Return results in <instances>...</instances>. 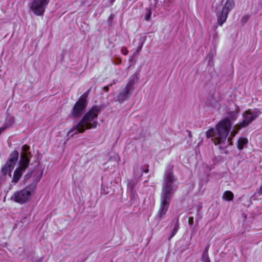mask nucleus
I'll return each instance as SVG.
<instances>
[{
	"mask_svg": "<svg viewBox=\"0 0 262 262\" xmlns=\"http://www.w3.org/2000/svg\"><path fill=\"white\" fill-rule=\"evenodd\" d=\"M86 106V95H82L79 98V100L74 105L71 115L75 117L80 116Z\"/></svg>",
	"mask_w": 262,
	"mask_h": 262,
	"instance_id": "9",
	"label": "nucleus"
},
{
	"mask_svg": "<svg viewBox=\"0 0 262 262\" xmlns=\"http://www.w3.org/2000/svg\"><path fill=\"white\" fill-rule=\"evenodd\" d=\"M11 120H12V122H13V119H11Z\"/></svg>",
	"mask_w": 262,
	"mask_h": 262,
	"instance_id": "25",
	"label": "nucleus"
},
{
	"mask_svg": "<svg viewBox=\"0 0 262 262\" xmlns=\"http://www.w3.org/2000/svg\"><path fill=\"white\" fill-rule=\"evenodd\" d=\"M209 249V246H206L205 249V251L204 252H206L207 253H208V251Z\"/></svg>",
	"mask_w": 262,
	"mask_h": 262,
	"instance_id": "22",
	"label": "nucleus"
},
{
	"mask_svg": "<svg viewBox=\"0 0 262 262\" xmlns=\"http://www.w3.org/2000/svg\"><path fill=\"white\" fill-rule=\"evenodd\" d=\"M42 260L41 259L37 260L35 262H41Z\"/></svg>",
	"mask_w": 262,
	"mask_h": 262,
	"instance_id": "24",
	"label": "nucleus"
},
{
	"mask_svg": "<svg viewBox=\"0 0 262 262\" xmlns=\"http://www.w3.org/2000/svg\"><path fill=\"white\" fill-rule=\"evenodd\" d=\"M100 107L95 105L92 107L82 117L81 120L68 132V135L72 137L78 133H82L85 130L96 128L99 124L98 116Z\"/></svg>",
	"mask_w": 262,
	"mask_h": 262,
	"instance_id": "4",
	"label": "nucleus"
},
{
	"mask_svg": "<svg viewBox=\"0 0 262 262\" xmlns=\"http://www.w3.org/2000/svg\"><path fill=\"white\" fill-rule=\"evenodd\" d=\"M49 3V0H31L30 8L35 15L41 16Z\"/></svg>",
	"mask_w": 262,
	"mask_h": 262,
	"instance_id": "8",
	"label": "nucleus"
},
{
	"mask_svg": "<svg viewBox=\"0 0 262 262\" xmlns=\"http://www.w3.org/2000/svg\"><path fill=\"white\" fill-rule=\"evenodd\" d=\"M121 53L124 55H126L128 54V50L126 47H123L121 49Z\"/></svg>",
	"mask_w": 262,
	"mask_h": 262,
	"instance_id": "18",
	"label": "nucleus"
},
{
	"mask_svg": "<svg viewBox=\"0 0 262 262\" xmlns=\"http://www.w3.org/2000/svg\"><path fill=\"white\" fill-rule=\"evenodd\" d=\"M108 89H109V86L104 87V90L106 92H107L108 91Z\"/></svg>",
	"mask_w": 262,
	"mask_h": 262,
	"instance_id": "21",
	"label": "nucleus"
},
{
	"mask_svg": "<svg viewBox=\"0 0 262 262\" xmlns=\"http://www.w3.org/2000/svg\"><path fill=\"white\" fill-rule=\"evenodd\" d=\"M133 90V84L131 83H128L125 88L118 95V101L120 103H122L124 101L129 99Z\"/></svg>",
	"mask_w": 262,
	"mask_h": 262,
	"instance_id": "10",
	"label": "nucleus"
},
{
	"mask_svg": "<svg viewBox=\"0 0 262 262\" xmlns=\"http://www.w3.org/2000/svg\"><path fill=\"white\" fill-rule=\"evenodd\" d=\"M148 172V168H146L145 170H142L141 172V175L142 174L143 172L147 173Z\"/></svg>",
	"mask_w": 262,
	"mask_h": 262,
	"instance_id": "19",
	"label": "nucleus"
},
{
	"mask_svg": "<svg viewBox=\"0 0 262 262\" xmlns=\"http://www.w3.org/2000/svg\"><path fill=\"white\" fill-rule=\"evenodd\" d=\"M42 176V171H30L25 176V180L31 178L32 183L24 188L16 191L10 199L20 205L29 203L32 199L36 189L37 184Z\"/></svg>",
	"mask_w": 262,
	"mask_h": 262,
	"instance_id": "3",
	"label": "nucleus"
},
{
	"mask_svg": "<svg viewBox=\"0 0 262 262\" xmlns=\"http://www.w3.org/2000/svg\"><path fill=\"white\" fill-rule=\"evenodd\" d=\"M22 152L20 155V158L19 161V167L14 172L11 182L16 184L19 180L23 173L26 169L28 167L30 163V147L25 145L22 147Z\"/></svg>",
	"mask_w": 262,
	"mask_h": 262,
	"instance_id": "5",
	"label": "nucleus"
},
{
	"mask_svg": "<svg viewBox=\"0 0 262 262\" xmlns=\"http://www.w3.org/2000/svg\"><path fill=\"white\" fill-rule=\"evenodd\" d=\"M239 108L236 106L234 110L228 112L226 118L222 119L215 126L211 128L206 133L207 138H212L215 145L220 148H224L232 144L228 135L231 129L232 122L235 121L238 115Z\"/></svg>",
	"mask_w": 262,
	"mask_h": 262,
	"instance_id": "1",
	"label": "nucleus"
},
{
	"mask_svg": "<svg viewBox=\"0 0 262 262\" xmlns=\"http://www.w3.org/2000/svg\"><path fill=\"white\" fill-rule=\"evenodd\" d=\"M18 156L19 154L17 151H13L10 154V157L7 162L15 166L16 162L18 160Z\"/></svg>",
	"mask_w": 262,
	"mask_h": 262,
	"instance_id": "12",
	"label": "nucleus"
},
{
	"mask_svg": "<svg viewBox=\"0 0 262 262\" xmlns=\"http://www.w3.org/2000/svg\"><path fill=\"white\" fill-rule=\"evenodd\" d=\"M115 159L116 161H118L119 159L118 155L116 154L115 155Z\"/></svg>",
	"mask_w": 262,
	"mask_h": 262,
	"instance_id": "20",
	"label": "nucleus"
},
{
	"mask_svg": "<svg viewBox=\"0 0 262 262\" xmlns=\"http://www.w3.org/2000/svg\"><path fill=\"white\" fill-rule=\"evenodd\" d=\"M260 114V112L257 109H249L245 111L242 114L243 121L234 126L233 131L231 133V135L234 137L240 128H244L249 125L250 123L258 117Z\"/></svg>",
	"mask_w": 262,
	"mask_h": 262,
	"instance_id": "6",
	"label": "nucleus"
},
{
	"mask_svg": "<svg viewBox=\"0 0 262 262\" xmlns=\"http://www.w3.org/2000/svg\"><path fill=\"white\" fill-rule=\"evenodd\" d=\"M14 167V165L7 162L6 164L2 167V173L3 175H8L10 177H11V172Z\"/></svg>",
	"mask_w": 262,
	"mask_h": 262,
	"instance_id": "11",
	"label": "nucleus"
},
{
	"mask_svg": "<svg viewBox=\"0 0 262 262\" xmlns=\"http://www.w3.org/2000/svg\"><path fill=\"white\" fill-rule=\"evenodd\" d=\"M259 192L262 193V185L260 187Z\"/></svg>",
	"mask_w": 262,
	"mask_h": 262,
	"instance_id": "23",
	"label": "nucleus"
},
{
	"mask_svg": "<svg viewBox=\"0 0 262 262\" xmlns=\"http://www.w3.org/2000/svg\"><path fill=\"white\" fill-rule=\"evenodd\" d=\"M233 193L230 191H226L223 193L222 198L225 201H232L233 199Z\"/></svg>",
	"mask_w": 262,
	"mask_h": 262,
	"instance_id": "14",
	"label": "nucleus"
},
{
	"mask_svg": "<svg viewBox=\"0 0 262 262\" xmlns=\"http://www.w3.org/2000/svg\"><path fill=\"white\" fill-rule=\"evenodd\" d=\"M179 228V222H178V220H177V222L176 223V225L172 230V231L171 232L170 238H172L173 236H174L176 235V234L177 233V232L178 231Z\"/></svg>",
	"mask_w": 262,
	"mask_h": 262,
	"instance_id": "15",
	"label": "nucleus"
},
{
	"mask_svg": "<svg viewBox=\"0 0 262 262\" xmlns=\"http://www.w3.org/2000/svg\"><path fill=\"white\" fill-rule=\"evenodd\" d=\"M202 261L203 262H210L208 254L206 253V252H204L201 258Z\"/></svg>",
	"mask_w": 262,
	"mask_h": 262,
	"instance_id": "16",
	"label": "nucleus"
},
{
	"mask_svg": "<svg viewBox=\"0 0 262 262\" xmlns=\"http://www.w3.org/2000/svg\"><path fill=\"white\" fill-rule=\"evenodd\" d=\"M151 15V12L150 10H149L148 11V13L146 14V15L145 16V19L146 21L149 20V19L150 18Z\"/></svg>",
	"mask_w": 262,
	"mask_h": 262,
	"instance_id": "17",
	"label": "nucleus"
},
{
	"mask_svg": "<svg viewBox=\"0 0 262 262\" xmlns=\"http://www.w3.org/2000/svg\"><path fill=\"white\" fill-rule=\"evenodd\" d=\"M216 17L217 23L219 26H222L227 18L228 14L233 9L234 2L233 0H227L223 7L222 2L217 3Z\"/></svg>",
	"mask_w": 262,
	"mask_h": 262,
	"instance_id": "7",
	"label": "nucleus"
},
{
	"mask_svg": "<svg viewBox=\"0 0 262 262\" xmlns=\"http://www.w3.org/2000/svg\"><path fill=\"white\" fill-rule=\"evenodd\" d=\"M248 140L246 138H239L237 141V148L239 150L243 149L247 144Z\"/></svg>",
	"mask_w": 262,
	"mask_h": 262,
	"instance_id": "13",
	"label": "nucleus"
},
{
	"mask_svg": "<svg viewBox=\"0 0 262 262\" xmlns=\"http://www.w3.org/2000/svg\"><path fill=\"white\" fill-rule=\"evenodd\" d=\"M178 187L177 180L174 177L171 169L165 172L162 191L161 195V204L157 213V216L161 219L167 212L173 192Z\"/></svg>",
	"mask_w": 262,
	"mask_h": 262,
	"instance_id": "2",
	"label": "nucleus"
}]
</instances>
